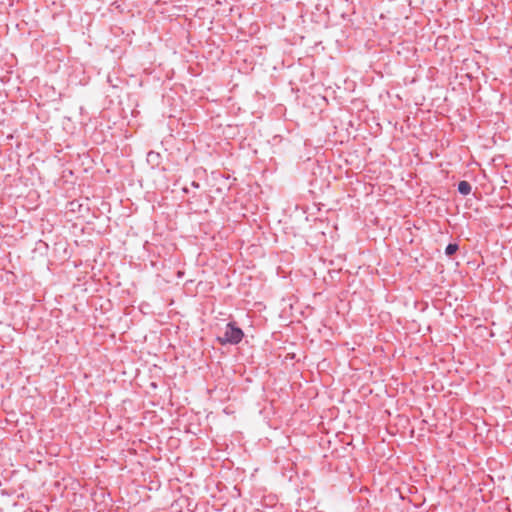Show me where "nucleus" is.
Wrapping results in <instances>:
<instances>
[{
  "instance_id": "obj_1",
  "label": "nucleus",
  "mask_w": 512,
  "mask_h": 512,
  "mask_svg": "<svg viewBox=\"0 0 512 512\" xmlns=\"http://www.w3.org/2000/svg\"><path fill=\"white\" fill-rule=\"evenodd\" d=\"M244 336L243 331L234 325V323H229L226 326L225 332L223 336L218 337V341L221 344H238Z\"/></svg>"
},
{
  "instance_id": "obj_2",
  "label": "nucleus",
  "mask_w": 512,
  "mask_h": 512,
  "mask_svg": "<svg viewBox=\"0 0 512 512\" xmlns=\"http://www.w3.org/2000/svg\"><path fill=\"white\" fill-rule=\"evenodd\" d=\"M458 191L462 195H468L471 192V185L467 181H461L458 184Z\"/></svg>"
},
{
  "instance_id": "obj_3",
  "label": "nucleus",
  "mask_w": 512,
  "mask_h": 512,
  "mask_svg": "<svg viewBox=\"0 0 512 512\" xmlns=\"http://www.w3.org/2000/svg\"><path fill=\"white\" fill-rule=\"evenodd\" d=\"M458 250V245L457 244H449L446 249H445V253L448 255V256H451L453 255L454 253H456V251Z\"/></svg>"
}]
</instances>
